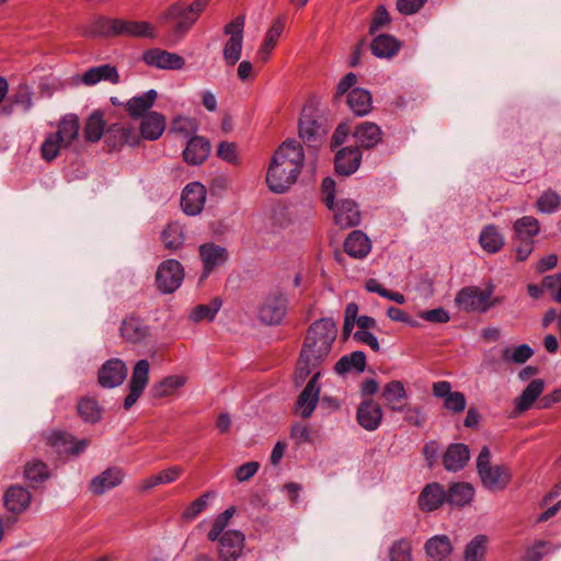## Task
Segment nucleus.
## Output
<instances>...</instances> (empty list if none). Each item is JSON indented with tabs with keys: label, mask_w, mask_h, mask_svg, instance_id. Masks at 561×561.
I'll return each mask as SVG.
<instances>
[{
	"label": "nucleus",
	"mask_w": 561,
	"mask_h": 561,
	"mask_svg": "<svg viewBox=\"0 0 561 561\" xmlns=\"http://www.w3.org/2000/svg\"><path fill=\"white\" fill-rule=\"evenodd\" d=\"M482 483L490 490H503L511 480V473L506 466L490 467L480 476Z\"/></svg>",
	"instance_id": "nucleus-32"
},
{
	"label": "nucleus",
	"mask_w": 561,
	"mask_h": 561,
	"mask_svg": "<svg viewBox=\"0 0 561 561\" xmlns=\"http://www.w3.org/2000/svg\"><path fill=\"white\" fill-rule=\"evenodd\" d=\"M219 556L224 561H232L241 556L244 547V535L239 530H228L217 539Z\"/></svg>",
	"instance_id": "nucleus-15"
},
{
	"label": "nucleus",
	"mask_w": 561,
	"mask_h": 561,
	"mask_svg": "<svg viewBox=\"0 0 561 561\" xmlns=\"http://www.w3.org/2000/svg\"><path fill=\"white\" fill-rule=\"evenodd\" d=\"M110 134H115V136L118 137L117 144L124 145H134V130L130 127L121 125V124H114L108 128Z\"/></svg>",
	"instance_id": "nucleus-64"
},
{
	"label": "nucleus",
	"mask_w": 561,
	"mask_h": 561,
	"mask_svg": "<svg viewBox=\"0 0 561 561\" xmlns=\"http://www.w3.org/2000/svg\"><path fill=\"white\" fill-rule=\"evenodd\" d=\"M80 130L79 117L67 114L58 123L56 133L49 134L42 145V156L46 161H53L60 149L69 148L78 138Z\"/></svg>",
	"instance_id": "nucleus-4"
},
{
	"label": "nucleus",
	"mask_w": 561,
	"mask_h": 561,
	"mask_svg": "<svg viewBox=\"0 0 561 561\" xmlns=\"http://www.w3.org/2000/svg\"><path fill=\"white\" fill-rule=\"evenodd\" d=\"M24 477L35 488L49 478V470L45 462L33 459L25 465Z\"/></svg>",
	"instance_id": "nucleus-40"
},
{
	"label": "nucleus",
	"mask_w": 561,
	"mask_h": 561,
	"mask_svg": "<svg viewBox=\"0 0 561 561\" xmlns=\"http://www.w3.org/2000/svg\"><path fill=\"white\" fill-rule=\"evenodd\" d=\"M127 376L126 364L118 358L106 360L99 370V382L104 388L122 385Z\"/></svg>",
	"instance_id": "nucleus-14"
},
{
	"label": "nucleus",
	"mask_w": 561,
	"mask_h": 561,
	"mask_svg": "<svg viewBox=\"0 0 561 561\" xmlns=\"http://www.w3.org/2000/svg\"><path fill=\"white\" fill-rule=\"evenodd\" d=\"M492 289H480L479 287H465L456 296V305L460 310L467 312H485L491 304Z\"/></svg>",
	"instance_id": "nucleus-9"
},
{
	"label": "nucleus",
	"mask_w": 561,
	"mask_h": 561,
	"mask_svg": "<svg viewBox=\"0 0 561 561\" xmlns=\"http://www.w3.org/2000/svg\"><path fill=\"white\" fill-rule=\"evenodd\" d=\"M514 230L522 240H529L539 233V221L533 216H524L515 221Z\"/></svg>",
	"instance_id": "nucleus-47"
},
{
	"label": "nucleus",
	"mask_w": 561,
	"mask_h": 561,
	"mask_svg": "<svg viewBox=\"0 0 561 561\" xmlns=\"http://www.w3.org/2000/svg\"><path fill=\"white\" fill-rule=\"evenodd\" d=\"M447 501V494L439 483L427 484L419 496L420 508L425 512L437 510Z\"/></svg>",
	"instance_id": "nucleus-26"
},
{
	"label": "nucleus",
	"mask_w": 561,
	"mask_h": 561,
	"mask_svg": "<svg viewBox=\"0 0 561 561\" xmlns=\"http://www.w3.org/2000/svg\"><path fill=\"white\" fill-rule=\"evenodd\" d=\"M286 310V296L279 290H274L264 298L259 309V318L263 323L270 325L277 324L285 317Z\"/></svg>",
	"instance_id": "nucleus-10"
},
{
	"label": "nucleus",
	"mask_w": 561,
	"mask_h": 561,
	"mask_svg": "<svg viewBox=\"0 0 561 561\" xmlns=\"http://www.w3.org/2000/svg\"><path fill=\"white\" fill-rule=\"evenodd\" d=\"M234 512H236L234 507L231 506V507H228L227 510H225L221 514H219L216 517V519L211 526V529L208 531V535H207V537L210 541H216L217 539H219L222 536L224 530L227 527L230 518L233 516Z\"/></svg>",
	"instance_id": "nucleus-54"
},
{
	"label": "nucleus",
	"mask_w": 561,
	"mask_h": 561,
	"mask_svg": "<svg viewBox=\"0 0 561 561\" xmlns=\"http://www.w3.org/2000/svg\"><path fill=\"white\" fill-rule=\"evenodd\" d=\"M78 412L80 416L89 423H95L101 419V409L93 399H82L78 403Z\"/></svg>",
	"instance_id": "nucleus-53"
},
{
	"label": "nucleus",
	"mask_w": 561,
	"mask_h": 561,
	"mask_svg": "<svg viewBox=\"0 0 561 561\" xmlns=\"http://www.w3.org/2000/svg\"><path fill=\"white\" fill-rule=\"evenodd\" d=\"M150 364L147 359L138 360L133 369L128 386L145 390L149 381Z\"/></svg>",
	"instance_id": "nucleus-49"
},
{
	"label": "nucleus",
	"mask_w": 561,
	"mask_h": 561,
	"mask_svg": "<svg viewBox=\"0 0 561 561\" xmlns=\"http://www.w3.org/2000/svg\"><path fill=\"white\" fill-rule=\"evenodd\" d=\"M401 43L392 35L380 34L370 43V49L375 57L390 59L400 49Z\"/></svg>",
	"instance_id": "nucleus-30"
},
{
	"label": "nucleus",
	"mask_w": 561,
	"mask_h": 561,
	"mask_svg": "<svg viewBox=\"0 0 561 561\" xmlns=\"http://www.w3.org/2000/svg\"><path fill=\"white\" fill-rule=\"evenodd\" d=\"M165 129V118L162 114L150 112L144 116L140 125V131L144 138L157 140Z\"/></svg>",
	"instance_id": "nucleus-33"
},
{
	"label": "nucleus",
	"mask_w": 561,
	"mask_h": 561,
	"mask_svg": "<svg viewBox=\"0 0 561 561\" xmlns=\"http://www.w3.org/2000/svg\"><path fill=\"white\" fill-rule=\"evenodd\" d=\"M322 130L318 122L304 110L299 121V137L310 147H317L322 140Z\"/></svg>",
	"instance_id": "nucleus-27"
},
{
	"label": "nucleus",
	"mask_w": 561,
	"mask_h": 561,
	"mask_svg": "<svg viewBox=\"0 0 561 561\" xmlns=\"http://www.w3.org/2000/svg\"><path fill=\"white\" fill-rule=\"evenodd\" d=\"M320 377V371H316L312 374V377L307 382L306 387L301 391V393L298 397L296 410L300 414L301 417L307 419L309 417L318 402H319V394H320V388L318 386V379Z\"/></svg>",
	"instance_id": "nucleus-13"
},
{
	"label": "nucleus",
	"mask_w": 561,
	"mask_h": 561,
	"mask_svg": "<svg viewBox=\"0 0 561 561\" xmlns=\"http://www.w3.org/2000/svg\"><path fill=\"white\" fill-rule=\"evenodd\" d=\"M305 162L301 145L285 140L275 151L266 173V183L272 192L284 193L297 180Z\"/></svg>",
	"instance_id": "nucleus-2"
},
{
	"label": "nucleus",
	"mask_w": 561,
	"mask_h": 561,
	"mask_svg": "<svg viewBox=\"0 0 561 561\" xmlns=\"http://www.w3.org/2000/svg\"><path fill=\"white\" fill-rule=\"evenodd\" d=\"M121 335L128 343L139 344L147 341L150 330L141 319L129 317L122 322Z\"/></svg>",
	"instance_id": "nucleus-20"
},
{
	"label": "nucleus",
	"mask_w": 561,
	"mask_h": 561,
	"mask_svg": "<svg viewBox=\"0 0 561 561\" xmlns=\"http://www.w3.org/2000/svg\"><path fill=\"white\" fill-rule=\"evenodd\" d=\"M347 104L356 116H365L373 108V98L368 90L354 88L347 94Z\"/></svg>",
	"instance_id": "nucleus-31"
},
{
	"label": "nucleus",
	"mask_w": 561,
	"mask_h": 561,
	"mask_svg": "<svg viewBox=\"0 0 561 561\" xmlns=\"http://www.w3.org/2000/svg\"><path fill=\"white\" fill-rule=\"evenodd\" d=\"M366 368V355L362 351H354L348 355L341 357L334 369L337 374H345L350 371L363 373Z\"/></svg>",
	"instance_id": "nucleus-36"
},
{
	"label": "nucleus",
	"mask_w": 561,
	"mask_h": 561,
	"mask_svg": "<svg viewBox=\"0 0 561 561\" xmlns=\"http://www.w3.org/2000/svg\"><path fill=\"white\" fill-rule=\"evenodd\" d=\"M479 242L488 253H496L503 248L504 238L494 225H488L482 229Z\"/></svg>",
	"instance_id": "nucleus-39"
},
{
	"label": "nucleus",
	"mask_w": 561,
	"mask_h": 561,
	"mask_svg": "<svg viewBox=\"0 0 561 561\" xmlns=\"http://www.w3.org/2000/svg\"><path fill=\"white\" fill-rule=\"evenodd\" d=\"M446 494L449 504L463 506L472 500L474 490L470 484L461 482L453 484Z\"/></svg>",
	"instance_id": "nucleus-43"
},
{
	"label": "nucleus",
	"mask_w": 561,
	"mask_h": 561,
	"mask_svg": "<svg viewBox=\"0 0 561 561\" xmlns=\"http://www.w3.org/2000/svg\"><path fill=\"white\" fill-rule=\"evenodd\" d=\"M534 354L533 348L528 344H520L515 347H505L502 351V358L506 363L524 364Z\"/></svg>",
	"instance_id": "nucleus-48"
},
{
	"label": "nucleus",
	"mask_w": 561,
	"mask_h": 561,
	"mask_svg": "<svg viewBox=\"0 0 561 561\" xmlns=\"http://www.w3.org/2000/svg\"><path fill=\"white\" fill-rule=\"evenodd\" d=\"M184 472V469L180 466H171L157 474L150 476L141 481L140 490L148 491L160 484H170L176 481Z\"/></svg>",
	"instance_id": "nucleus-34"
},
{
	"label": "nucleus",
	"mask_w": 561,
	"mask_h": 561,
	"mask_svg": "<svg viewBox=\"0 0 561 561\" xmlns=\"http://www.w3.org/2000/svg\"><path fill=\"white\" fill-rule=\"evenodd\" d=\"M335 181L325 178L321 184L323 202L333 211L334 222L341 228L358 226L362 220L358 204L350 198H342L335 203Z\"/></svg>",
	"instance_id": "nucleus-3"
},
{
	"label": "nucleus",
	"mask_w": 561,
	"mask_h": 561,
	"mask_svg": "<svg viewBox=\"0 0 561 561\" xmlns=\"http://www.w3.org/2000/svg\"><path fill=\"white\" fill-rule=\"evenodd\" d=\"M344 250L354 259H364L371 251V241L362 230H353L344 241Z\"/></svg>",
	"instance_id": "nucleus-23"
},
{
	"label": "nucleus",
	"mask_w": 561,
	"mask_h": 561,
	"mask_svg": "<svg viewBox=\"0 0 561 561\" xmlns=\"http://www.w3.org/2000/svg\"><path fill=\"white\" fill-rule=\"evenodd\" d=\"M81 83L88 87L94 85L101 81H107L112 84H118L121 77L115 66L110 64L89 68L80 79Z\"/></svg>",
	"instance_id": "nucleus-19"
},
{
	"label": "nucleus",
	"mask_w": 561,
	"mask_h": 561,
	"mask_svg": "<svg viewBox=\"0 0 561 561\" xmlns=\"http://www.w3.org/2000/svg\"><path fill=\"white\" fill-rule=\"evenodd\" d=\"M157 96V91L151 89L140 95L131 98L126 103V110L131 117H140L154 104Z\"/></svg>",
	"instance_id": "nucleus-37"
},
{
	"label": "nucleus",
	"mask_w": 561,
	"mask_h": 561,
	"mask_svg": "<svg viewBox=\"0 0 561 561\" xmlns=\"http://www.w3.org/2000/svg\"><path fill=\"white\" fill-rule=\"evenodd\" d=\"M164 247L171 251L180 249L184 243V231L178 222L169 224L161 233Z\"/></svg>",
	"instance_id": "nucleus-44"
},
{
	"label": "nucleus",
	"mask_w": 561,
	"mask_h": 561,
	"mask_svg": "<svg viewBox=\"0 0 561 561\" xmlns=\"http://www.w3.org/2000/svg\"><path fill=\"white\" fill-rule=\"evenodd\" d=\"M550 548V543L543 540L536 541L531 547H529L525 552L526 561H539L542 559L545 554L548 553Z\"/></svg>",
	"instance_id": "nucleus-62"
},
{
	"label": "nucleus",
	"mask_w": 561,
	"mask_h": 561,
	"mask_svg": "<svg viewBox=\"0 0 561 561\" xmlns=\"http://www.w3.org/2000/svg\"><path fill=\"white\" fill-rule=\"evenodd\" d=\"M391 22L390 14L385 5H378L369 26V33L375 34Z\"/></svg>",
	"instance_id": "nucleus-58"
},
{
	"label": "nucleus",
	"mask_w": 561,
	"mask_h": 561,
	"mask_svg": "<svg viewBox=\"0 0 561 561\" xmlns=\"http://www.w3.org/2000/svg\"><path fill=\"white\" fill-rule=\"evenodd\" d=\"M206 201V188L198 182L187 184L181 197V207L188 216L201 214Z\"/></svg>",
	"instance_id": "nucleus-12"
},
{
	"label": "nucleus",
	"mask_w": 561,
	"mask_h": 561,
	"mask_svg": "<svg viewBox=\"0 0 561 561\" xmlns=\"http://www.w3.org/2000/svg\"><path fill=\"white\" fill-rule=\"evenodd\" d=\"M221 305H222L221 299L219 297H215L207 305L196 306L192 310V312L190 314V319L194 322H199L203 320L213 321L214 318L216 317L217 312L219 311Z\"/></svg>",
	"instance_id": "nucleus-46"
},
{
	"label": "nucleus",
	"mask_w": 561,
	"mask_h": 561,
	"mask_svg": "<svg viewBox=\"0 0 561 561\" xmlns=\"http://www.w3.org/2000/svg\"><path fill=\"white\" fill-rule=\"evenodd\" d=\"M184 278V268L182 264L173 259L162 262L156 273V283L158 289L163 294L175 291Z\"/></svg>",
	"instance_id": "nucleus-8"
},
{
	"label": "nucleus",
	"mask_w": 561,
	"mask_h": 561,
	"mask_svg": "<svg viewBox=\"0 0 561 561\" xmlns=\"http://www.w3.org/2000/svg\"><path fill=\"white\" fill-rule=\"evenodd\" d=\"M356 141L364 148H374L382 139L380 127L371 122H363L354 130Z\"/></svg>",
	"instance_id": "nucleus-28"
},
{
	"label": "nucleus",
	"mask_w": 561,
	"mask_h": 561,
	"mask_svg": "<svg viewBox=\"0 0 561 561\" xmlns=\"http://www.w3.org/2000/svg\"><path fill=\"white\" fill-rule=\"evenodd\" d=\"M470 459V451L465 444H451L443 456V465L447 471L461 470Z\"/></svg>",
	"instance_id": "nucleus-24"
},
{
	"label": "nucleus",
	"mask_w": 561,
	"mask_h": 561,
	"mask_svg": "<svg viewBox=\"0 0 561 561\" xmlns=\"http://www.w3.org/2000/svg\"><path fill=\"white\" fill-rule=\"evenodd\" d=\"M243 39L229 38L222 49V58L228 66H234L241 58Z\"/></svg>",
	"instance_id": "nucleus-56"
},
{
	"label": "nucleus",
	"mask_w": 561,
	"mask_h": 561,
	"mask_svg": "<svg viewBox=\"0 0 561 561\" xmlns=\"http://www.w3.org/2000/svg\"><path fill=\"white\" fill-rule=\"evenodd\" d=\"M142 59L148 66L164 70H181L185 66L182 56L161 48L146 50L142 54Z\"/></svg>",
	"instance_id": "nucleus-11"
},
{
	"label": "nucleus",
	"mask_w": 561,
	"mask_h": 561,
	"mask_svg": "<svg viewBox=\"0 0 561 561\" xmlns=\"http://www.w3.org/2000/svg\"><path fill=\"white\" fill-rule=\"evenodd\" d=\"M545 382L541 379L533 380L515 400V410L518 413L527 411L536 399L542 393Z\"/></svg>",
	"instance_id": "nucleus-38"
},
{
	"label": "nucleus",
	"mask_w": 561,
	"mask_h": 561,
	"mask_svg": "<svg viewBox=\"0 0 561 561\" xmlns=\"http://www.w3.org/2000/svg\"><path fill=\"white\" fill-rule=\"evenodd\" d=\"M10 101L24 113H27L33 106V91L31 87L20 83L10 96Z\"/></svg>",
	"instance_id": "nucleus-50"
},
{
	"label": "nucleus",
	"mask_w": 561,
	"mask_h": 561,
	"mask_svg": "<svg viewBox=\"0 0 561 561\" xmlns=\"http://www.w3.org/2000/svg\"><path fill=\"white\" fill-rule=\"evenodd\" d=\"M357 83V76L354 72L346 73L337 83L334 93V101L337 102L344 94L354 89Z\"/></svg>",
	"instance_id": "nucleus-60"
},
{
	"label": "nucleus",
	"mask_w": 561,
	"mask_h": 561,
	"mask_svg": "<svg viewBox=\"0 0 561 561\" xmlns=\"http://www.w3.org/2000/svg\"><path fill=\"white\" fill-rule=\"evenodd\" d=\"M208 3L209 0H195L188 5L175 2L168 8L162 19L173 22V32L182 37L198 20Z\"/></svg>",
	"instance_id": "nucleus-6"
},
{
	"label": "nucleus",
	"mask_w": 561,
	"mask_h": 561,
	"mask_svg": "<svg viewBox=\"0 0 561 561\" xmlns=\"http://www.w3.org/2000/svg\"><path fill=\"white\" fill-rule=\"evenodd\" d=\"M209 493H204L198 499L193 501L184 511L183 517L186 519H194L201 514L207 506Z\"/></svg>",
	"instance_id": "nucleus-63"
},
{
	"label": "nucleus",
	"mask_w": 561,
	"mask_h": 561,
	"mask_svg": "<svg viewBox=\"0 0 561 561\" xmlns=\"http://www.w3.org/2000/svg\"><path fill=\"white\" fill-rule=\"evenodd\" d=\"M467 405L466 397L460 391H453L447 398L444 400V408L453 413L459 414L465 411Z\"/></svg>",
	"instance_id": "nucleus-57"
},
{
	"label": "nucleus",
	"mask_w": 561,
	"mask_h": 561,
	"mask_svg": "<svg viewBox=\"0 0 561 561\" xmlns=\"http://www.w3.org/2000/svg\"><path fill=\"white\" fill-rule=\"evenodd\" d=\"M390 561H412V545L410 540L400 538L389 548Z\"/></svg>",
	"instance_id": "nucleus-52"
},
{
	"label": "nucleus",
	"mask_w": 561,
	"mask_h": 561,
	"mask_svg": "<svg viewBox=\"0 0 561 561\" xmlns=\"http://www.w3.org/2000/svg\"><path fill=\"white\" fill-rule=\"evenodd\" d=\"M404 421L412 426L422 427L425 423V415L421 407L403 405Z\"/></svg>",
	"instance_id": "nucleus-59"
},
{
	"label": "nucleus",
	"mask_w": 561,
	"mask_h": 561,
	"mask_svg": "<svg viewBox=\"0 0 561 561\" xmlns=\"http://www.w3.org/2000/svg\"><path fill=\"white\" fill-rule=\"evenodd\" d=\"M336 335V323L331 318L319 319L309 327L296 369L298 379L304 380L329 357Z\"/></svg>",
	"instance_id": "nucleus-1"
},
{
	"label": "nucleus",
	"mask_w": 561,
	"mask_h": 561,
	"mask_svg": "<svg viewBox=\"0 0 561 561\" xmlns=\"http://www.w3.org/2000/svg\"><path fill=\"white\" fill-rule=\"evenodd\" d=\"M47 444L54 449L59 458L78 457L90 445L87 438L76 439L71 434L66 432L54 431L46 437Z\"/></svg>",
	"instance_id": "nucleus-7"
},
{
	"label": "nucleus",
	"mask_w": 561,
	"mask_h": 561,
	"mask_svg": "<svg viewBox=\"0 0 561 561\" xmlns=\"http://www.w3.org/2000/svg\"><path fill=\"white\" fill-rule=\"evenodd\" d=\"M356 420L366 431L377 430L382 420L381 407L371 399L363 401L357 408Z\"/></svg>",
	"instance_id": "nucleus-17"
},
{
	"label": "nucleus",
	"mask_w": 561,
	"mask_h": 561,
	"mask_svg": "<svg viewBox=\"0 0 561 561\" xmlns=\"http://www.w3.org/2000/svg\"><path fill=\"white\" fill-rule=\"evenodd\" d=\"M362 161V151L358 147H345L335 154L334 167L340 175L348 176L355 173Z\"/></svg>",
	"instance_id": "nucleus-16"
},
{
	"label": "nucleus",
	"mask_w": 561,
	"mask_h": 561,
	"mask_svg": "<svg viewBox=\"0 0 561 561\" xmlns=\"http://www.w3.org/2000/svg\"><path fill=\"white\" fill-rule=\"evenodd\" d=\"M185 382L186 378L184 376H168L152 387V393L156 398L168 397L183 387Z\"/></svg>",
	"instance_id": "nucleus-45"
},
{
	"label": "nucleus",
	"mask_w": 561,
	"mask_h": 561,
	"mask_svg": "<svg viewBox=\"0 0 561 561\" xmlns=\"http://www.w3.org/2000/svg\"><path fill=\"white\" fill-rule=\"evenodd\" d=\"M210 153V145L207 139L201 136L192 137L183 151L184 160L192 164H202Z\"/></svg>",
	"instance_id": "nucleus-25"
},
{
	"label": "nucleus",
	"mask_w": 561,
	"mask_h": 561,
	"mask_svg": "<svg viewBox=\"0 0 561 561\" xmlns=\"http://www.w3.org/2000/svg\"><path fill=\"white\" fill-rule=\"evenodd\" d=\"M31 500L32 495L27 489L21 485H12L4 494V506L13 514H21L28 508Z\"/></svg>",
	"instance_id": "nucleus-22"
},
{
	"label": "nucleus",
	"mask_w": 561,
	"mask_h": 561,
	"mask_svg": "<svg viewBox=\"0 0 561 561\" xmlns=\"http://www.w3.org/2000/svg\"><path fill=\"white\" fill-rule=\"evenodd\" d=\"M381 396L390 410L394 412L403 411V405L398 403L407 398V390L400 380H391L386 383Z\"/></svg>",
	"instance_id": "nucleus-35"
},
{
	"label": "nucleus",
	"mask_w": 561,
	"mask_h": 561,
	"mask_svg": "<svg viewBox=\"0 0 561 561\" xmlns=\"http://www.w3.org/2000/svg\"><path fill=\"white\" fill-rule=\"evenodd\" d=\"M542 287L553 296L556 301L561 302V273L546 276Z\"/></svg>",
	"instance_id": "nucleus-61"
},
{
	"label": "nucleus",
	"mask_w": 561,
	"mask_h": 561,
	"mask_svg": "<svg viewBox=\"0 0 561 561\" xmlns=\"http://www.w3.org/2000/svg\"><path fill=\"white\" fill-rule=\"evenodd\" d=\"M104 128L105 121L103 118V113L101 111H94L87 119L84 126L85 139L91 142L99 141L104 134Z\"/></svg>",
	"instance_id": "nucleus-41"
},
{
	"label": "nucleus",
	"mask_w": 561,
	"mask_h": 561,
	"mask_svg": "<svg viewBox=\"0 0 561 561\" xmlns=\"http://www.w3.org/2000/svg\"><path fill=\"white\" fill-rule=\"evenodd\" d=\"M89 34L93 36L125 35L144 38H154L157 36L156 28L147 22L104 18L96 20L94 28Z\"/></svg>",
	"instance_id": "nucleus-5"
},
{
	"label": "nucleus",
	"mask_w": 561,
	"mask_h": 561,
	"mask_svg": "<svg viewBox=\"0 0 561 561\" xmlns=\"http://www.w3.org/2000/svg\"><path fill=\"white\" fill-rule=\"evenodd\" d=\"M488 537L485 535H477L465 547V561H484L486 553Z\"/></svg>",
	"instance_id": "nucleus-42"
},
{
	"label": "nucleus",
	"mask_w": 561,
	"mask_h": 561,
	"mask_svg": "<svg viewBox=\"0 0 561 561\" xmlns=\"http://www.w3.org/2000/svg\"><path fill=\"white\" fill-rule=\"evenodd\" d=\"M123 478L124 473L121 468H107L101 474L91 480L90 490L93 494L101 495L119 485L123 481Z\"/></svg>",
	"instance_id": "nucleus-21"
},
{
	"label": "nucleus",
	"mask_w": 561,
	"mask_h": 561,
	"mask_svg": "<svg viewBox=\"0 0 561 561\" xmlns=\"http://www.w3.org/2000/svg\"><path fill=\"white\" fill-rule=\"evenodd\" d=\"M197 122L194 118L186 116H179L174 118L170 126V133L190 137L197 130Z\"/></svg>",
	"instance_id": "nucleus-55"
},
{
	"label": "nucleus",
	"mask_w": 561,
	"mask_h": 561,
	"mask_svg": "<svg viewBox=\"0 0 561 561\" xmlns=\"http://www.w3.org/2000/svg\"><path fill=\"white\" fill-rule=\"evenodd\" d=\"M199 255L204 263L202 278H207L215 267L224 264L228 259L227 250L215 243L199 245Z\"/></svg>",
	"instance_id": "nucleus-18"
},
{
	"label": "nucleus",
	"mask_w": 561,
	"mask_h": 561,
	"mask_svg": "<svg viewBox=\"0 0 561 561\" xmlns=\"http://www.w3.org/2000/svg\"><path fill=\"white\" fill-rule=\"evenodd\" d=\"M561 204V196L556 192L548 190L543 192L536 202V208L542 214L556 213Z\"/></svg>",
	"instance_id": "nucleus-51"
},
{
	"label": "nucleus",
	"mask_w": 561,
	"mask_h": 561,
	"mask_svg": "<svg viewBox=\"0 0 561 561\" xmlns=\"http://www.w3.org/2000/svg\"><path fill=\"white\" fill-rule=\"evenodd\" d=\"M424 549L432 561H444L451 554L454 547L448 536L436 535L425 542Z\"/></svg>",
	"instance_id": "nucleus-29"
}]
</instances>
